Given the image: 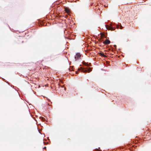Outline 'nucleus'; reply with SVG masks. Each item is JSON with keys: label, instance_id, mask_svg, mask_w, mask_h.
Wrapping results in <instances>:
<instances>
[{"label": "nucleus", "instance_id": "1", "mask_svg": "<svg viewBox=\"0 0 151 151\" xmlns=\"http://www.w3.org/2000/svg\"><path fill=\"white\" fill-rule=\"evenodd\" d=\"M78 71H81V72H83V73H89L92 71L91 68H89L88 69L87 68V69H84L81 67L80 68L78 69Z\"/></svg>", "mask_w": 151, "mask_h": 151}, {"label": "nucleus", "instance_id": "2", "mask_svg": "<svg viewBox=\"0 0 151 151\" xmlns=\"http://www.w3.org/2000/svg\"><path fill=\"white\" fill-rule=\"evenodd\" d=\"M81 56V55L80 53H78L76 54L75 57V60H76L80 58Z\"/></svg>", "mask_w": 151, "mask_h": 151}, {"label": "nucleus", "instance_id": "3", "mask_svg": "<svg viewBox=\"0 0 151 151\" xmlns=\"http://www.w3.org/2000/svg\"><path fill=\"white\" fill-rule=\"evenodd\" d=\"M65 12L67 13L68 14L70 13V10L67 7L65 8Z\"/></svg>", "mask_w": 151, "mask_h": 151}, {"label": "nucleus", "instance_id": "4", "mask_svg": "<svg viewBox=\"0 0 151 151\" xmlns=\"http://www.w3.org/2000/svg\"><path fill=\"white\" fill-rule=\"evenodd\" d=\"M103 43L105 45H108L110 43V41L109 40L107 39L103 42Z\"/></svg>", "mask_w": 151, "mask_h": 151}, {"label": "nucleus", "instance_id": "5", "mask_svg": "<svg viewBox=\"0 0 151 151\" xmlns=\"http://www.w3.org/2000/svg\"><path fill=\"white\" fill-rule=\"evenodd\" d=\"M107 29L109 30H110L111 31H113L114 30V29L113 27L109 26Z\"/></svg>", "mask_w": 151, "mask_h": 151}, {"label": "nucleus", "instance_id": "6", "mask_svg": "<svg viewBox=\"0 0 151 151\" xmlns=\"http://www.w3.org/2000/svg\"><path fill=\"white\" fill-rule=\"evenodd\" d=\"M99 55L101 56H102L106 58L107 56L104 55L103 53L100 52L99 53Z\"/></svg>", "mask_w": 151, "mask_h": 151}, {"label": "nucleus", "instance_id": "7", "mask_svg": "<svg viewBox=\"0 0 151 151\" xmlns=\"http://www.w3.org/2000/svg\"><path fill=\"white\" fill-rule=\"evenodd\" d=\"M123 28V27L121 24L120 25V29H122Z\"/></svg>", "mask_w": 151, "mask_h": 151}, {"label": "nucleus", "instance_id": "8", "mask_svg": "<svg viewBox=\"0 0 151 151\" xmlns=\"http://www.w3.org/2000/svg\"><path fill=\"white\" fill-rule=\"evenodd\" d=\"M84 64L85 65H86V66H88V64L87 63H84Z\"/></svg>", "mask_w": 151, "mask_h": 151}, {"label": "nucleus", "instance_id": "9", "mask_svg": "<svg viewBox=\"0 0 151 151\" xmlns=\"http://www.w3.org/2000/svg\"><path fill=\"white\" fill-rule=\"evenodd\" d=\"M104 35H103V34H101V38H102L103 37H104Z\"/></svg>", "mask_w": 151, "mask_h": 151}, {"label": "nucleus", "instance_id": "10", "mask_svg": "<svg viewBox=\"0 0 151 151\" xmlns=\"http://www.w3.org/2000/svg\"><path fill=\"white\" fill-rule=\"evenodd\" d=\"M114 47H115V48H116V45H114Z\"/></svg>", "mask_w": 151, "mask_h": 151}, {"label": "nucleus", "instance_id": "11", "mask_svg": "<svg viewBox=\"0 0 151 151\" xmlns=\"http://www.w3.org/2000/svg\"><path fill=\"white\" fill-rule=\"evenodd\" d=\"M46 147H44V148H43V149H46Z\"/></svg>", "mask_w": 151, "mask_h": 151}, {"label": "nucleus", "instance_id": "12", "mask_svg": "<svg viewBox=\"0 0 151 151\" xmlns=\"http://www.w3.org/2000/svg\"><path fill=\"white\" fill-rule=\"evenodd\" d=\"M78 72L77 71L76 72V74H78Z\"/></svg>", "mask_w": 151, "mask_h": 151}, {"label": "nucleus", "instance_id": "13", "mask_svg": "<svg viewBox=\"0 0 151 151\" xmlns=\"http://www.w3.org/2000/svg\"><path fill=\"white\" fill-rule=\"evenodd\" d=\"M118 26L119 27V26H117V28H119V27H118Z\"/></svg>", "mask_w": 151, "mask_h": 151}]
</instances>
